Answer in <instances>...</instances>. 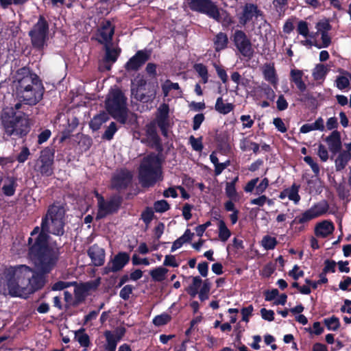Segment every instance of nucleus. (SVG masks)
<instances>
[{
    "instance_id": "nucleus-1",
    "label": "nucleus",
    "mask_w": 351,
    "mask_h": 351,
    "mask_svg": "<svg viewBox=\"0 0 351 351\" xmlns=\"http://www.w3.org/2000/svg\"><path fill=\"white\" fill-rule=\"evenodd\" d=\"M64 214L65 211L62 205L50 206L43 218L41 232L30 248V251L38 252L37 266L39 269L45 272L55 266L60 254L59 247L56 245H49V237L47 233L58 236L64 234Z\"/></svg>"
},
{
    "instance_id": "nucleus-2",
    "label": "nucleus",
    "mask_w": 351,
    "mask_h": 351,
    "mask_svg": "<svg viewBox=\"0 0 351 351\" xmlns=\"http://www.w3.org/2000/svg\"><path fill=\"white\" fill-rule=\"evenodd\" d=\"M16 96L26 105L34 106L42 99L44 88L37 75L29 69H19L15 75Z\"/></svg>"
},
{
    "instance_id": "nucleus-3",
    "label": "nucleus",
    "mask_w": 351,
    "mask_h": 351,
    "mask_svg": "<svg viewBox=\"0 0 351 351\" xmlns=\"http://www.w3.org/2000/svg\"><path fill=\"white\" fill-rule=\"evenodd\" d=\"M0 121L5 134L8 136L22 138L30 130V119L25 114H16L12 107L3 108Z\"/></svg>"
},
{
    "instance_id": "nucleus-4",
    "label": "nucleus",
    "mask_w": 351,
    "mask_h": 351,
    "mask_svg": "<svg viewBox=\"0 0 351 351\" xmlns=\"http://www.w3.org/2000/svg\"><path fill=\"white\" fill-rule=\"evenodd\" d=\"M31 274V269L24 265L11 267L6 269L3 282V295L21 297L27 292L26 278Z\"/></svg>"
},
{
    "instance_id": "nucleus-5",
    "label": "nucleus",
    "mask_w": 351,
    "mask_h": 351,
    "mask_svg": "<svg viewBox=\"0 0 351 351\" xmlns=\"http://www.w3.org/2000/svg\"><path fill=\"white\" fill-rule=\"evenodd\" d=\"M161 160L158 155L151 154L142 160L139 170L138 180L143 187L153 186L161 179Z\"/></svg>"
},
{
    "instance_id": "nucleus-6",
    "label": "nucleus",
    "mask_w": 351,
    "mask_h": 351,
    "mask_svg": "<svg viewBox=\"0 0 351 351\" xmlns=\"http://www.w3.org/2000/svg\"><path fill=\"white\" fill-rule=\"evenodd\" d=\"M106 108L108 113L121 123L128 119L127 98L118 88L112 89L106 99Z\"/></svg>"
},
{
    "instance_id": "nucleus-7",
    "label": "nucleus",
    "mask_w": 351,
    "mask_h": 351,
    "mask_svg": "<svg viewBox=\"0 0 351 351\" xmlns=\"http://www.w3.org/2000/svg\"><path fill=\"white\" fill-rule=\"evenodd\" d=\"M187 4L192 11L206 14L217 22L221 21L220 10L212 0H188Z\"/></svg>"
},
{
    "instance_id": "nucleus-8",
    "label": "nucleus",
    "mask_w": 351,
    "mask_h": 351,
    "mask_svg": "<svg viewBox=\"0 0 351 351\" xmlns=\"http://www.w3.org/2000/svg\"><path fill=\"white\" fill-rule=\"evenodd\" d=\"M48 33V23L43 16H40L38 22L29 32V36L33 47L38 49H43L46 45Z\"/></svg>"
},
{
    "instance_id": "nucleus-9",
    "label": "nucleus",
    "mask_w": 351,
    "mask_h": 351,
    "mask_svg": "<svg viewBox=\"0 0 351 351\" xmlns=\"http://www.w3.org/2000/svg\"><path fill=\"white\" fill-rule=\"evenodd\" d=\"M54 150L46 147L40 152L39 158L36 160L34 169L43 176H50L53 173Z\"/></svg>"
},
{
    "instance_id": "nucleus-10",
    "label": "nucleus",
    "mask_w": 351,
    "mask_h": 351,
    "mask_svg": "<svg viewBox=\"0 0 351 351\" xmlns=\"http://www.w3.org/2000/svg\"><path fill=\"white\" fill-rule=\"evenodd\" d=\"M97 197L98 199V211L96 218L97 219H102L117 212L121 203V197L117 195L112 196L108 200H105L103 197L98 194H97Z\"/></svg>"
},
{
    "instance_id": "nucleus-11",
    "label": "nucleus",
    "mask_w": 351,
    "mask_h": 351,
    "mask_svg": "<svg viewBox=\"0 0 351 351\" xmlns=\"http://www.w3.org/2000/svg\"><path fill=\"white\" fill-rule=\"evenodd\" d=\"M31 253L36 256L35 264L37 271H34L31 269V274L29 276H28V278H26L27 292L28 293L34 292L41 289L45 285L46 280L44 274H47V271L45 272L41 269H39L37 266V262L38 261V252L31 251ZM51 269L49 271H47V273H49Z\"/></svg>"
},
{
    "instance_id": "nucleus-12",
    "label": "nucleus",
    "mask_w": 351,
    "mask_h": 351,
    "mask_svg": "<svg viewBox=\"0 0 351 351\" xmlns=\"http://www.w3.org/2000/svg\"><path fill=\"white\" fill-rule=\"evenodd\" d=\"M232 38L234 44L241 54L248 59H251L254 54V49L246 34L242 30H236Z\"/></svg>"
},
{
    "instance_id": "nucleus-13",
    "label": "nucleus",
    "mask_w": 351,
    "mask_h": 351,
    "mask_svg": "<svg viewBox=\"0 0 351 351\" xmlns=\"http://www.w3.org/2000/svg\"><path fill=\"white\" fill-rule=\"evenodd\" d=\"M328 210V205L326 202H320L309 209L304 211L300 215L297 216L293 223H305L325 214Z\"/></svg>"
},
{
    "instance_id": "nucleus-14",
    "label": "nucleus",
    "mask_w": 351,
    "mask_h": 351,
    "mask_svg": "<svg viewBox=\"0 0 351 351\" xmlns=\"http://www.w3.org/2000/svg\"><path fill=\"white\" fill-rule=\"evenodd\" d=\"M258 18L263 19V12L253 3H246L241 13L238 14L239 22L241 25L253 22Z\"/></svg>"
},
{
    "instance_id": "nucleus-15",
    "label": "nucleus",
    "mask_w": 351,
    "mask_h": 351,
    "mask_svg": "<svg viewBox=\"0 0 351 351\" xmlns=\"http://www.w3.org/2000/svg\"><path fill=\"white\" fill-rule=\"evenodd\" d=\"M156 124L158 125L164 136H168V129L171 127L169 118V107L168 104H162L157 109Z\"/></svg>"
},
{
    "instance_id": "nucleus-16",
    "label": "nucleus",
    "mask_w": 351,
    "mask_h": 351,
    "mask_svg": "<svg viewBox=\"0 0 351 351\" xmlns=\"http://www.w3.org/2000/svg\"><path fill=\"white\" fill-rule=\"evenodd\" d=\"M129 261L130 256L126 252L118 253L104 267L105 274L117 272L121 270Z\"/></svg>"
},
{
    "instance_id": "nucleus-17",
    "label": "nucleus",
    "mask_w": 351,
    "mask_h": 351,
    "mask_svg": "<svg viewBox=\"0 0 351 351\" xmlns=\"http://www.w3.org/2000/svg\"><path fill=\"white\" fill-rule=\"evenodd\" d=\"M151 52L147 50L138 51L125 64L128 71H136L149 59Z\"/></svg>"
},
{
    "instance_id": "nucleus-18",
    "label": "nucleus",
    "mask_w": 351,
    "mask_h": 351,
    "mask_svg": "<svg viewBox=\"0 0 351 351\" xmlns=\"http://www.w3.org/2000/svg\"><path fill=\"white\" fill-rule=\"evenodd\" d=\"M114 32V26L109 21H106L102 23L100 28L98 29L97 39L104 45L110 44Z\"/></svg>"
},
{
    "instance_id": "nucleus-19",
    "label": "nucleus",
    "mask_w": 351,
    "mask_h": 351,
    "mask_svg": "<svg viewBox=\"0 0 351 351\" xmlns=\"http://www.w3.org/2000/svg\"><path fill=\"white\" fill-rule=\"evenodd\" d=\"M87 253L94 266L99 267L104 265L106 254L103 248L97 245H93L89 247Z\"/></svg>"
},
{
    "instance_id": "nucleus-20",
    "label": "nucleus",
    "mask_w": 351,
    "mask_h": 351,
    "mask_svg": "<svg viewBox=\"0 0 351 351\" xmlns=\"http://www.w3.org/2000/svg\"><path fill=\"white\" fill-rule=\"evenodd\" d=\"M145 133L147 140L152 147H156L158 151H162V145L160 144V138L157 134L156 126L155 122H151L145 126Z\"/></svg>"
},
{
    "instance_id": "nucleus-21",
    "label": "nucleus",
    "mask_w": 351,
    "mask_h": 351,
    "mask_svg": "<svg viewBox=\"0 0 351 351\" xmlns=\"http://www.w3.org/2000/svg\"><path fill=\"white\" fill-rule=\"evenodd\" d=\"M261 70L264 79L276 88L278 84V77L274 64H265L262 66Z\"/></svg>"
},
{
    "instance_id": "nucleus-22",
    "label": "nucleus",
    "mask_w": 351,
    "mask_h": 351,
    "mask_svg": "<svg viewBox=\"0 0 351 351\" xmlns=\"http://www.w3.org/2000/svg\"><path fill=\"white\" fill-rule=\"evenodd\" d=\"M132 174L128 171L121 170L113 178L112 186L117 189L125 188L131 182Z\"/></svg>"
},
{
    "instance_id": "nucleus-23",
    "label": "nucleus",
    "mask_w": 351,
    "mask_h": 351,
    "mask_svg": "<svg viewBox=\"0 0 351 351\" xmlns=\"http://www.w3.org/2000/svg\"><path fill=\"white\" fill-rule=\"evenodd\" d=\"M335 230L332 222L328 220H324L317 223L315 228V234L317 237L326 238L331 234Z\"/></svg>"
},
{
    "instance_id": "nucleus-24",
    "label": "nucleus",
    "mask_w": 351,
    "mask_h": 351,
    "mask_svg": "<svg viewBox=\"0 0 351 351\" xmlns=\"http://www.w3.org/2000/svg\"><path fill=\"white\" fill-rule=\"evenodd\" d=\"M326 142L328 144L329 150L332 154H337L341 150V136L340 133L338 131H333L326 138Z\"/></svg>"
},
{
    "instance_id": "nucleus-25",
    "label": "nucleus",
    "mask_w": 351,
    "mask_h": 351,
    "mask_svg": "<svg viewBox=\"0 0 351 351\" xmlns=\"http://www.w3.org/2000/svg\"><path fill=\"white\" fill-rule=\"evenodd\" d=\"M104 49L106 52L104 62L106 64H109V65L106 66V69L110 70L111 65L117 61L121 49L117 47H111L110 44L104 45Z\"/></svg>"
},
{
    "instance_id": "nucleus-26",
    "label": "nucleus",
    "mask_w": 351,
    "mask_h": 351,
    "mask_svg": "<svg viewBox=\"0 0 351 351\" xmlns=\"http://www.w3.org/2000/svg\"><path fill=\"white\" fill-rule=\"evenodd\" d=\"M304 73L301 70L292 69L290 72L291 81L293 82L300 92L306 90V85L302 80Z\"/></svg>"
},
{
    "instance_id": "nucleus-27",
    "label": "nucleus",
    "mask_w": 351,
    "mask_h": 351,
    "mask_svg": "<svg viewBox=\"0 0 351 351\" xmlns=\"http://www.w3.org/2000/svg\"><path fill=\"white\" fill-rule=\"evenodd\" d=\"M325 129L324 121L322 117L317 118L314 123H305L300 129L302 133H308L314 130L324 131Z\"/></svg>"
},
{
    "instance_id": "nucleus-28",
    "label": "nucleus",
    "mask_w": 351,
    "mask_h": 351,
    "mask_svg": "<svg viewBox=\"0 0 351 351\" xmlns=\"http://www.w3.org/2000/svg\"><path fill=\"white\" fill-rule=\"evenodd\" d=\"M350 159L351 153H349V152H345L344 150L340 152L335 160L336 171H340L343 170L346 167Z\"/></svg>"
},
{
    "instance_id": "nucleus-29",
    "label": "nucleus",
    "mask_w": 351,
    "mask_h": 351,
    "mask_svg": "<svg viewBox=\"0 0 351 351\" xmlns=\"http://www.w3.org/2000/svg\"><path fill=\"white\" fill-rule=\"evenodd\" d=\"M213 41L215 51H220L227 47L228 38L226 33L219 32L215 36Z\"/></svg>"
},
{
    "instance_id": "nucleus-30",
    "label": "nucleus",
    "mask_w": 351,
    "mask_h": 351,
    "mask_svg": "<svg viewBox=\"0 0 351 351\" xmlns=\"http://www.w3.org/2000/svg\"><path fill=\"white\" fill-rule=\"evenodd\" d=\"M104 337L106 338V343L104 344L105 351H115L119 337L113 336L112 331L106 330L104 332Z\"/></svg>"
},
{
    "instance_id": "nucleus-31",
    "label": "nucleus",
    "mask_w": 351,
    "mask_h": 351,
    "mask_svg": "<svg viewBox=\"0 0 351 351\" xmlns=\"http://www.w3.org/2000/svg\"><path fill=\"white\" fill-rule=\"evenodd\" d=\"M89 289L90 286L87 284H82L75 287L74 294L76 304L81 303L85 300Z\"/></svg>"
},
{
    "instance_id": "nucleus-32",
    "label": "nucleus",
    "mask_w": 351,
    "mask_h": 351,
    "mask_svg": "<svg viewBox=\"0 0 351 351\" xmlns=\"http://www.w3.org/2000/svg\"><path fill=\"white\" fill-rule=\"evenodd\" d=\"M75 340L86 350L90 344L89 336L85 332L84 329H80L75 331Z\"/></svg>"
},
{
    "instance_id": "nucleus-33",
    "label": "nucleus",
    "mask_w": 351,
    "mask_h": 351,
    "mask_svg": "<svg viewBox=\"0 0 351 351\" xmlns=\"http://www.w3.org/2000/svg\"><path fill=\"white\" fill-rule=\"evenodd\" d=\"M193 234H194L192 233L190 230L187 229L182 237L176 239L173 243L171 251L174 252L177 249L181 247L184 243L190 241L192 239Z\"/></svg>"
},
{
    "instance_id": "nucleus-34",
    "label": "nucleus",
    "mask_w": 351,
    "mask_h": 351,
    "mask_svg": "<svg viewBox=\"0 0 351 351\" xmlns=\"http://www.w3.org/2000/svg\"><path fill=\"white\" fill-rule=\"evenodd\" d=\"M108 120V115L106 112L100 113L95 116L90 121L89 125L93 130H99L103 123Z\"/></svg>"
},
{
    "instance_id": "nucleus-35",
    "label": "nucleus",
    "mask_w": 351,
    "mask_h": 351,
    "mask_svg": "<svg viewBox=\"0 0 351 351\" xmlns=\"http://www.w3.org/2000/svg\"><path fill=\"white\" fill-rule=\"evenodd\" d=\"M215 110L223 114H226L234 109V105L230 103H224L222 97H218L215 106Z\"/></svg>"
},
{
    "instance_id": "nucleus-36",
    "label": "nucleus",
    "mask_w": 351,
    "mask_h": 351,
    "mask_svg": "<svg viewBox=\"0 0 351 351\" xmlns=\"http://www.w3.org/2000/svg\"><path fill=\"white\" fill-rule=\"evenodd\" d=\"M299 186L293 184L290 188L284 190V194L293 201L295 204H298L300 200V196L298 194Z\"/></svg>"
},
{
    "instance_id": "nucleus-37",
    "label": "nucleus",
    "mask_w": 351,
    "mask_h": 351,
    "mask_svg": "<svg viewBox=\"0 0 351 351\" xmlns=\"http://www.w3.org/2000/svg\"><path fill=\"white\" fill-rule=\"evenodd\" d=\"M168 272V269L163 267H158L149 271V274L156 282H161L166 278V275Z\"/></svg>"
},
{
    "instance_id": "nucleus-38",
    "label": "nucleus",
    "mask_w": 351,
    "mask_h": 351,
    "mask_svg": "<svg viewBox=\"0 0 351 351\" xmlns=\"http://www.w3.org/2000/svg\"><path fill=\"white\" fill-rule=\"evenodd\" d=\"M328 72V69L326 66L322 64H318L313 71V77L315 80H324Z\"/></svg>"
},
{
    "instance_id": "nucleus-39",
    "label": "nucleus",
    "mask_w": 351,
    "mask_h": 351,
    "mask_svg": "<svg viewBox=\"0 0 351 351\" xmlns=\"http://www.w3.org/2000/svg\"><path fill=\"white\" fill-rule=\"evenodd\" d=\"M218 228L219 240L222 242L227 241L231 235V232L223 221H219Z\"/></svg>"
},
{
    "instance_id": "nucleus-40",
    "label": "nucleus",
    "mask_w": 351,
    "mask_h": 351,
    "mask_svg": "<svg viewBox=\"0 0 351 351\" xmlns=\"http://www.w3.org/2000/svg\"><path fill=\"white\" fill-rule=\"evenodd\" d=\"M16 183L14 178H8L2 187L3 193L7 196H12L14 194Z\"/></svg>"
},
{
    "instance_id": "nucleus-41",
    "label": "nucleus",
    "mask_w": 351,
    "mask_h": 351,
    "mask_svg": "<svg viewBox=\"0 0 351 351\" xmlns=\"http://www.w3.org/2000/svg\"><path fill=\"white\" fill-rule=\"evenodd\" d=\"M240 148L243 152L252 150L256 154L259 151V145L257 143L251 142L246 138L241 141Z\"/></svg>"
},
{
    "instance_id": "nucleus-42",
    "label": "nucleus",
    "mask_w": 351,
    "mask_h": 351,
    "mask_svg": "<svg viewBox=\"0 0 351 351\" xmlns=\"http://www.w3.org/2000/svg\"><path fill=\"white\" fill-rule=\"evenodd\" d=\"M192 279L193 282L186 289V291L191 296L195 297L198 293V289L199 288L202 280L199 276L193 277Z\"/></svg>"
},
{
    "instance_id": "nucleus-43",
    "label": "nucleus",
    "mask_w": 351,
    "mask_h": 351,
    "mask_svg": "<svg viewBox=\"0 0 351 351\" xmlns=\"http://www.w3.org/2000/svg\"><path fill=\"white\" fill-rule=\"evenodd\" d=\"M195 71L198 73L199 76L202 78L204 84L208 81V74L207 67L203 64L199 63L194 65Z\"/></svg>"
},
{
    "instance_id": "nucleus-44",
    "label": "nucleus",
    "mask_w": 351,
    "mask_h": 351,
    "mask_svg": "<svg viewBox=\"0 0 351 351\" xmlns=\"http://www.w3.org/2000/svg\"><path fill=\"white\" fill-rule=\"evenodd\" d=\"M162 93L165 97H167L171 90H180L178 83H173L169 80H167L161 86Z\"/></svg>"
},
{
    "instance_id": "nucleus-45",
    "label": "nucleus",
    "mask_w": 351,
    "mask_h": 351,
    "mask_svg": "<svg viewBox=\"0 0 351 351\" xmlns=\"http://www.w3.org/2000/svg\"><path fill=\"white\" fill-rule=\"evenodd\" d=\"M260 90L264 93L266 98L271 101H274L276 97V93L270 86L266 83H262L259 86Z\"/></svg>"
},
{
    "instance_id": "nucleus-46",
    "label": "nucleus",
    "mask_w": 351,
    "mask_h": 351,
    "mask_svg": "<svg viewBox=\"0 0 351 351\" xmlns=\"http://www.w3.org/2000/svg\"><path fill=\"white\" fill-rule=\"evenodd\" d=\"M226 195L232 200L236 201L237 199V193L236 191L234 182H227L226 185Z\"/></svg>"
},
{
    "instance_id": "nucleus-47",
    "label": "nucleus",
    "mask_w": 351,
    "mask_h": 351,
    "mask_svg": "<svg viewBox=\"0 0 351 351\" xmlns=\"http://www.w3.org/2000/svg\"><path fill=\"white\" fill-rule=\"evenodd\" d=\"M335 82L337 87L340 90H343L348 88L350 85V80L348 73H346L345 75H341L337 77Z\"/></svg>"
},
{
    "instance_id": "nucleus-48",
    "label": "nucleus",
    "mask_w": 351,
    "mask_h": 351,
    "mask_svg": "<svg viewBox=\"0 0 351 351\" xmlns=\"http://www.w3.org/2000/svg\"><path fill=\"white\" fill-rule=\"evenodd\" d=\"M210 289V283L208 280H204L202 288L199 292V298L202 301L207 300L208 298V293Z\"/></svg>"
},
{
    "instance_id": "nucleus-49",
    "label": "nucleus",
    "mask_w": 351,
    "mask_h": 351,
    "mask_svg": "<svg viewBox=\"0 0 351 351\" xmlns=\"http://www.w3.org/2000/svg\"><path fill=\"white\" fill-rule=\"evenodd\" d=\"M261 243L265 250H272L276 247L277 241L274 237L265 236Z\"/></svg>"
},
{
    "instance_id": "nucleus-50",
    "label": "nucleus",
    "mask_w": 351,
    "mask_h": 351,
    "mask_svg": "<svg viewBox=\"0 0 351 351\" xmlns=\"http://www.w3.org/2000/svg\"><path fill=\"white\" fill-rule=\"evenodd\" d=\"M324 323L327 328H328V330H337L340 326L339 319L335 316H332L328 319H325Z\"/></svg>"
},
{
    "instance_id": "nucleus-51",
    "label": "nucleus",
    "mask_w": 351,
    "mask_h": 351,
    "mask_svg": "<svg viewBox=\"0 0 351 351\" xmlns=\"http://www.w3.org/2000/svg\"><path fill=\"white\" fill-rule=\"evenodd\" d=\"M131 93L132 96L138 101H145L146 99V96L143 92V89L136 88L134 84L132 85Z\"/></svg>"
},
{
    "instance_id": "nucleus-52",
    "label": "nucleus",
    "mask_w": 351,
    "mask_h": 351,
    "mask_svg": "<svg viewBox=\"0 0 351 351\" xmlns=\"http://www.w3.org/2000/svg\"><path fill=\"white\" fill-rule=\"evenodd\" d=\"M170 206L166 200L156 201L154 204V209L157 213H164L169 209Z\"/></svg>"
},
{
    "instance_id": "nucleus-53",
    "label": "nucleus",
    "mask_w": 351,
    "mask_h": 351,
    "mask_svg": "<svg viewBox=\"0 0 351 351\" xmlns=\"http://www.w3.org/2000/svg\"><path fill=\"white\" fill-rule=\"evenodd\" d=\"M171 319V317L166 313L157 315L153 319V323L155 326H160L167 324Z\"/></svg>"
},
{
    "instance_id": "nucleus-54",
    "label": "nucleus",
    "mask_w": 351,
    "mask_h": 351,
    "mask_svg": "<svg viewBox=\"0 0 351 351\" xmlns=\"http://www.w3.org/2000/svg\"><path fill=\"white\" fill-rule=\"evenodd\" d=\"M117 130L115 123L112 122L104 133L102 138L106 140H111Z\"/></svg>"
},
{
    "instance_id": "nucleus-55",
    "label": "nucleus",
    "mask_w": 351,
    "mask_h": 351,
    "mask_svg": "<svg viewBox=\"0 0 351 351\" xmlns=\"http://www.w3.org/2000/svg\"><path fill=\"white\" fill-rule=\"evenodd\" d=\"M154 217V211L151 208H147L145 211L141 214V219L145 223L148 225Z\"/></svg>"
},
{
    "instance_id": "nucleus-56",
    "label": "nucleus",
    "mask_w": 351,
    "mask_h": 351,
    "mask_svg": "<svg viewBox=\"0 0 351 351\" xmlns=\"http://www.w3.org/2000/svg\"><path fill=\"white\" fill-rule=\"evenodd\" d=\"M304 160L311 167L313 171L316 176L319 173V167L311 156H305Z\"/></svg>"
},
{
    "instance_id": "nucleus-57",
    "label": "nucleus",
    "mask_w": 351,
    "mask_h": 351,
    "mask_svg": "<svg viewBox=\"0 0 351 351\" xmlns=\"http://www.w3.org/2000/svg\"><path fill=\"white\" fill-rule=\"evenodd\" d=\"M132 291H133V287L132 285H125L120 291L119 295L122 299H123L125 300H128L130 298V295L132 293Z\"/></svg>"
},
{
    "instance_id": "nucleus-58",
    "label": "nucleus",
    "mask_w": 351,
    "mask_h": 351,
    "mask_svg": "<svg viewBox=\"0 0 351 351\" xmlns=\"http://www.w3.org/2000/svg\"><path fill=\"white\" fill-rule=\"evenodd\" d=\"M297 31L302 36L306 37L308 34V23L306 21H300L298 24Z\"/></svg>"
},
{
    "instance_id": "nucleus-59",
    "label": "nucleus",
    "mask_w": 351,
    "mask_h": 351,
    "mask_svg": "<svg viewBox=\"0 0 351 351\" xmlns=\"http://www.w3.org/2000/svg\"><path fill=\"white\" fill-rule=\"evenodd\" d=\"M190 143L195 151H201L203 148L201 138H196L193 136L189 138Z\"/></svg>"
},
{
    "instance_id": "nucleus-60",
    "label": "nucleus",
    "mask_w": 351,
    "mask_h": 351,
    "mask_svg": "<svg viewBox=\"0 0 351 351\" xmlns=\"http://www.w3.org/2000/svg\"><path fill=\"white\" fill-rule=\"evenodd\" d=\"M29 154V149L27 147H23L16 158L17 161L20 163L24 162L28 158Z\"/></svg>"
},
{
    "instance_id": "nucleus-61",
    "label": "nucleus",
    "mask_w": 351,
    "mask_h": 351,
    "mask_svg": "<svg viewBox=\"0 0 351 351\" xmlns=\"http://www.w3.org/2000/svg\"><path fill=\"white\" fill-rule=\"evenodd\" d=\"M317 154L323 162H326L328 159V152L327 149L322 144H319L318 146Z\"/></svg>"
},
{
    "instance_id": "nucleus-62",
    "label": "nucleus",
    "mask_w": 351,
    "mask_h": 351,
    "mask_svg": "<svg viewBox=\"0 0 351 351\" xmlns=\"http://www.w3.org/2000/svg\"><path fill=\"white\" fill-rule=\"evenodd\" d=\"M261 315L263 319L271 322L274 319V312L272 310H267L266 308H261Z\"/></svg>"
},
{
    "instance_id": "nucleus-63",
    "label": "nucleus",
    "mask_w": 351,
    "mask_h": 351,
    "mask_svg": "<svg viewBox=\"0 0 351 351\" xmlns=\"http://www.w3.org/2000/svg\"><path fill=\"white\" fill-rule=\"evenodd\" d=\"M51 132L49 130L46 129L43 130L38 136V143L43 144L46 142L51 136Z\"/></svg>"
},
{
    "instance_id": "nucleus-64",
    "label": "nucleus",
    "mask_w": 351,
    "mask_h": 351,
    "mask_svg": "<svg viewBox=\"0 0 351 351\" xmlns=\"http://www.w3.org/2000/svg\"><path fill=\"white\" fill-rule=\"evenodd\" d=\"M204 120V115L203 114H197L193 118V129L197 130L199 128L202 123Z\"/></svg>"
}]
</instances>
